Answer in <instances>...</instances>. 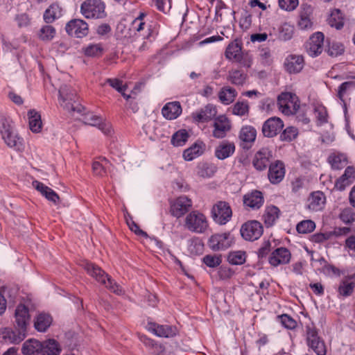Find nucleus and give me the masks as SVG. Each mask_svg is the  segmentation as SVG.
Returning <instances> with one entry per match:
<instances>
[{"label": "nucleus", "instance_id": "obj_1", "mask_svg": "<svg viewBox=\"0 0 355 355\" xmlns=\"http://www.w3.org/2000/svg\"><path fill=\"white\" fill-rule=\"evenodd\" d=\"M0 132L7 146L17 150L24 149V140L14 132L11 120L6 117L1 118Z\"/></svg>", "mask_w": 355, "mask_h": 355}, {"label": "nucleus", "instance_id": "obj_2", "mask_svg": "<svg viewBox=\"0 0 355 355\" xmlns=\"http://www.w3.org/2000/svg\"><path fill=\"white\" fill-rule=\"evenodd\" d=\"M80 13L87 19L106 17L105 5L101 0H85L80 5Z\"/></svg>", "mask_w": 355, "mask_h": 355}, {"label": "nucleus", "instance_id": "obj_3", "mask_svg": "<svg viewBox=\"0 0 355 355\" xmlns=\"http://www.w3.org/2000/svg\"><path fill=\"white\" fill-rule=\"evenodd\" d=\"M87 272L93 277L97 282L105 286L111 291L118 295L124 293L122 288L112 279L101 268H86Z\"/></svg>", "mask_w": 355, "mask_h": 355}, {"label": "nucleus", "instance_id": "obj_4", "mask_svg": "<svg viewBox=\"0 0 355 355\" xmlns=\"http://www.w3.org/2000/svg\"><path fill=\"white\" fill-rule=\"evenodd\" d=\"M184 226L192 232L202 234L208 229L209 224L203 214L198 211H193L186 216Z\"/></svg>", "mask_w": 355, "mask_h": 355}, {"label": "nucleus", "instance_id": "obj_5", "mask_svg": "<svg viewBox=\"0 0 355 355\" xmlns=\"http://www.w3.org/2000/svg\"><path fill=\"white\" fill-rule=\"evenodd\" d=\"M279 110L285 115L295 114L300 108L298 97L291 92H282L277 97Z\"/></svg>", "mask_w": 355, "mask_h": 355}, {"label": "nucleus", "instance_id": "obj_6", "mask_svg": "<svg viewBox=\"0 0 355 355\" xmlns=\"http://www.w3.org/2000/svg\"><path fill=\"white\" fill-rule=\"evenodd\" d=\"M60 104L65 110L69 111L73 116L75 113L82 114L84 107L78 103H72L74 100L75 93L70 90V88L66 85H62L59 89Z\"/></svg>", "mask_w": 355, "mask_h": 355}, {"label": "nucleus", "instance_id": "obj_7", "mask_svg": "<svg viewBox=\"0 0 355 355\" xmlns=\"http://www.w3.org/2000/svg\"><path fill=\"white\" fill-rule=\"evenodd\" d=\"M214 220L219 225H225L232 218V211L229 204L225 201H219L213 206L211 209Z\"/></svg>", "mask_w": 355, "mask_h": 355}, {"label": "nucleus", "instance_id": "obj_8", "mask_svg": "<svg viewBox=\"0 0 355 355\" xmlns=\"http://www.w3.org/2000/svg\"><path fill=\"white\" fill-rule=\"evenodd\" d=\"M241 234L245 240L254 241L262 235L263 227L257 220L249 221L242 225Z\"/></svg>", "mask_w": 355, "mask_h": 355}, {"label": "nucleus", "instance_id": "obj_9", "mask_svg": "<svg viewBox=\"0 0 355 355\" xmlns=\"http://www.w3.org/2000/svg\"><path fill=\"white\" fill-rule=\"evenodd\" d=\"M67 33L73 37L82 38L88 34V24L83 19H74L69 21L65 27Z\"/></svg>", "mask_w": 355, "mask_h": 355}, {"label": "nucleus", "instance_id": "obj_10", "mask_svg": "<svg viewBox=\"0 0 355 355\" xmlns=\"http://www.w3.org/2000/svg\"><path fill=\"white\" fill-rule=\"evenodd\" d=\"M324 36L322 33L317 32L313 34L306 44L308 54L311 57H316L323 51Z\"/></svg>", "mask_w": 355, "mask_h": 355}, {"label": "nucleus", "instance_id": "obj_11", "mask_svg": "<svg viewBox=\"0 0 355 355\" xmlns=\"http://www.w3.org/2000/svg\"><path fill=\"white\" fill-rule=\"evenodd\" d=\"M209 245L213 250H223L233 243V238L230 233L216 234L209 239Z\"/></svg>", "mask_w": 355, "mask_h": 355}, {"label": "nucleus", "instance_id": "obj_12", "mask_svg": "<svg viewBox=\"0 0 355 355\" xmlns=\"http://www.w3.org/2000/svg\"><path fill=\"white\" fill-rule=\"evenodd\" d=\"M147 329L157 336L164 338H173L178 333V329L175 326L158 324L153 322L147 324Z\"/></svg>", "mask_w": 355, "mask_h": 355}, {"label": "nucleus", "instance_id": "obj_13", "mask_svg": "<svg viewBox=\"0 0 355 355\" xmlns=\"http://www.w3.org/2000/svg\"><path fill=\"white\" fill-rule=\"evenodd\" d=\"M231 129V123L225 115H220L215 118L212 135L215 138L222 139Z\"/></svg>", "mask_w": 355, "mask_h": 355}, {"label": "nucleus", "instance_id": "obj_14", "mask_svg": "<svg viewBox=\"0 0 355 355\" xmlns=\"http://www.w3.org/2000/svg\"><path fill=\"white\" fill-rule=\"evenodd\" d=\"M283 127V121L279 118L271 117L264 122L262 132L265 137H272L277 135Z\"/></svg>", "mask_w": 355, "mask_h": 355}, {"label": "nucleus", "instance_id": "obj_15", "mask_svg": "<svg viewBox=\"0 0 355 355\" xmlns=\"http://www.w3.org/2000/svg\"><path fill=\"white\" fill-rule=\"evenodd\" d=\"M272 157L271 150L267 148L260 149L254 155L252 161L253 166L257 170H265Z\"/></svg>", "mask_w": 355, "mask_h": 355}, {"label": "nucleus", "instance_id": "obj_16", "mask_svg": "<svg viewBox=\"0 0 355 355\" xmlns=\"http://www.w3.org/2000/svg\"><path fill=\"white\" fill-rule=\"evenodd\" d=\"M285 172V166L282 162L276 161L270 164L268 174L270 182L273 184L279 183L284 179Z\"/></svg>", "mask_w": 355, "mask_h": 355}, {"label": "nucleus", "instance_id": "obj_17", "mask_svg": "<svg viewBox=\"0 0 355 355\" xmlns=\"http://www.w3.org/2000/svg\"><path fill=\"white\" fill-rule=\"evenodd\" d=\"M192 206L191 200L185 196L178 198L171 206L172 214L180 217L187 213Z\"/></svg>", "mask_w": 355, "mask_h": 355}, {"label": "nucleus", "instance_id": "obj_18", "mask_svg": "<svg viewBox=\"0 0 355 355\" xmlns=\"http://www.w3.org/2000/svg\"><path fill=\"white\" fill-rule=\"evenodd\" d=\"M15 318L17 327L22 331H26L30 321L28 307L22 304H19L15 310Z\"/></svg>", "mask_w": 355, "mask_h": 355}, {"label": "nucleus", "instance_id": "obj_19", "mask_svg": "<svg viewBox=\"0 0 355 355\" xmlns=\"http://www.w3.org/2000/svg\"><path fill=\"white\" fill-rule=\"evenodd\" d=\"M291 258L289 250L285 248L276 249L269 257V263L274 266L288 263Z\"/></svg>", "mask_w": 355, "mask_h": 355}, {"label": "nucleus", "instance_id": "obj_20", "mask_svg": "<svg viewBox=\"0 0 355 355\" xmlns=\"http://www.w3.org/2000/svg\"><path fill=\"white\" fill-rule=\"evenodd\" d=\"M235 151V145L229 141H223L216 147L214 155L220 160L231 157Z\"/></svg>", "mask_w": 355, "mask_h": 355}, {"label": "nucleus", "instance_id": "obj_21", "mask_svg": "<svg viewBox=\"0 0 355 355\" xmlns=\"http://www.w3.org/2000/svg\"><path fill=\"white\" fill-rule=\"evenodd\" d=\"M355 180V168L347 166L344 173L336 180L335 187L340 191L344 190L347 186L352 184Z\"/></svg>", "mask_w": 355, "mask_h": 355}, {"label": "nucleus", "instance_id": "obj_22", "mask_svg": "<svg viewBox=\"0 0 355 355\" xmlns=\"http://www.w3.org/2000/svg\"><path fill=\"white\" fill-rule=\"evenodd\" d=\"M284 65L288 73H299L303 69L304 58L301 55H291L286 58Z\"/></svg>", "mask_w": 355, "mask_h": 355}, {"label": "nucleus", "instance_id": "obj_23", "mask_svg": "<svg viewBox=\"0 0 355 355\" xmlns=\"http://www.w3.org/2000/svg\"><path fill=\"white\" fill-rule=\"evenodd\" d=\"M325 203V197L322 192H313L308 198L307 208L312 211H318L322 209Z\"/></svg>", "mask_w": 355, "mask_h": 355}, {"label": "nucleus", "instance_id": "obj_24", "mask_svg": "<svg viewBox=\"0 0 355 355\" xmlns=\"http://www.w3.org/2000/svg\"><path fill=\"white\" fill-rule=\"evenodd\" d=\"M32 185L48 200L53 202L54 204L58 203L60 198L53 189L37 180L33 181Z\"/></svg>", "mask_w": 355, "mask_h": 355}, {"label": "nucleus", "instance_id": "obj_25", "mask_svg": "<svg viewBox=\"0 0 355 355\" xmlns=\"http://www.w3.org/2000/svg\"><path fill=\"white\" fill-rule=\"evenodd\" d=\"M243 203L245 206L253 209L260 208L263 203L262 193L259 191H254L250 193L245 195L243 198Z\"/></svg>", "mask_w": 355, "mask_h": 355}, {"label": "nucleus", "instance_id": "obj_26", "mask_svg": "<svg viewBox=\"0 0 355 355\" xmlns=\"http://www.w3.org/2000/svg\"><path fill=\"white\" fill-rule=\"evenodd\" d=\"M182 113V107L179 102H170L166 103L162 110L164 118L173 120L178 118Z\"/></svg>", "mask_w": 355, "mask_h": 355}, {"label": "nucleus", "instance_id": "obj_27", "mask_svg": "<svg viewBox=\"0 0 355 355\" xmlns=\"http://www.w3.org/2000/svg\"><path fill=\"white\" fill-rule=\"evenodd\" d=\"M205 144L202 141H196L191 147L184 150L183 157L187 161H191L200 156L205 151Z\"/></svg>", "mask_w": 355, "mask_h": 355}, {"label": "nucleus", "instance_id": "obj_28", "mask_svg": "<svg viewBox=\"0 0 355 355\" xmlns=\"http://www.w3.org/2000/svg\"><path fill=\"white\" fill-rule=\"evenodd\" d=\"M312 14V8L310 6L302 5L300 12V20L298 26L302 30L309 29L312 26L311 15Z\"/></svg>", "mask_w": 355, "mask_h": 355}, {"label": "nucleus", "instance_id": "obj_29", "mask_svg": "<svg viewBox=\"0 0 355 355\" xmlns=\"http://www.w3.org/2000/svg\"><path fill=\"white\" fill-rule=\"evenodd\" d=\"M217 110L215 106L209 104L199 112L193 114V118L198 122L208 121L216 116Z\"/></svg>", "mask_w": 355, "mask_h": 355}, {"label": "nucleus", "instance_id": "obj_30", "mask_svg": "<svg viewBox=\"0 0 355 355\" xmlns=\"http://www.w3.org/2000/svg\"><path fill=\"white\" fill-rule=\"evenodd\" d=\"M243 52L242 51V44L237 40L232 42L226 48L225 55V58L232 62L239 58L240 55Z\"/></svg>", "mask_w": 355, "mask_h": 355}, {"label": "nucleus", "instance_id": "obj_31", "mask_svg": "<svg viewBox=\"0 0 355 355\" xmlns=\"http://www.w3.org/2000/svg\"><path fill=\"white\" fill-rule=\"evenodd\" d=\"M42 349V344L37 340L29 339L22 346L21 352L24 355H38Z\"/></svg>", "mask_w": 355, "mask_h": 355}, {"label": "nucleus", "instance_id": "obj_32", "mask_svg": "<svg viewBox=\"0 0 355 355\" xmlns=\"http://www.w3.org/2000/svg\"><path fill=\"white\" fill-rule=\"evenodd\" d=\"M62 15V9L57 3L51 4L44 13V20L47 24L53 22Z\"/></svg>", "mask_w": 355, "mask_h": 355}, {"label": "nucleus", "instance_id": "obj_33", "mask_svg": "<svg viewBox=\"0 0 355 355\" xmlns=\"http://www.w3.org/2000/svg\"><path fill=\"white\" fill-rule=\"evenodd\" d=\"M86 123L93 126H97L105 135H108L112 132V126L110 123L103 121L96 115H89Z\"/></svg>", "mask_w": 355, "mask_h": 355}, {"label": "nucleus", "instance_id": "obj_34", "mask_svg": "<svg viewBox=\"0 0 355 355\" xmlns=\"http://www.w3.org/2000/svg\"><path fill=\"white\" fill-rule=\"evenodd\" d=\"M328 162L334 169H340L347 164V155L342 153H333L328 157Z\"/></svg>", "mask_w": 355, "mask_h": 355}, {"label": "nucleus", "instance_id": "obj_35", "mask_svg": "<svg viewBox=\"0 0 355 355\" xmlns=\"http://www.w3.org/2000/svg\"><path fill=\"white\" fill-rule=\"evenodd\" d=\"M237 92L230 86H225L221 88L218 92L220 101L224 105H230L236 98Z\"/></svg>", "mask_w": 355, "mask_h": 355}, {"label": "nucleus", "instance_id": "obj_36", "mask_svg": "<svg viewBox=\"0 0 355 355\" xmlns=\"http://www.w3.org/2000/svg\"><path fill=\"white\" fill-rule=\"evenodd\" d=\"M41 355H59L61 352L60 345L53 339H49L42 343Z\"/></svg>", "mask_w": 355, "mask_h": 355}, {"label": "nucleus", "instance_id": "obj_37", "mask_svg": "<svg viewBox=\"0 0 355 355\" xmlns=\"http://www.w3.org/2000/svg\"><path fill=\"white\" fill-rule=\"evenodd\" d=\"M52 322L51 317L46 313H40L34 321L35 328L40 332H44L50 327Z\"/></svg>", "mask_w": 355, "mask_h": 355}, {"label": "nucleus", "instance_id": "obj_38", "mask_svg": "<svg viewBox=\"0 0 355 355\" xmlns=\"http://www.w3.org/2000/svg\"><path fill=\"white\" fill-rule=\"evenodd\" d=\"M313 113L318 125H322L328 123V112L327 108L323 105L319 103L315 104L313 106Z\"/></svg>", "mask_w": 355, "mask_h": 355}, {"label": "nucleus", "instance_id": "obj_39", "mask_svg": "<svg viewBox=\"0 0 355 355\" xmlns=\"http://www.w3.org/2000/svg\"><path fill=\"white\" fill-rule=\"evenodd\" d=\"M26 337L25 331L19 329L18 331L6 329L3 332V338L11 343L18 344Z\"/></svg>", "mask_w": 355, "mask_h": 355}, {"label": "nucleus", "instance_id": "obj_40", "mask_svg": "<svg viewBox=\"0 0 355 355\" xmlns=\"http://www.w3.org/2000/svg\"><path fill=\"white\" fill-rule=\"evenodd\" d=\"M29 128L33 132L37 133L42 129L40 114L35 110H30L28 113Z\"/></svg>", "mask_w": 355, "mask_h": 355}, {"label": "nucleus", "instance_id": "obj_41", "mask_svg": "<svg viewBox=\"0 0 355 355\" xmlns=\"http://www.w3.org/2000/svg\"><path fill=\"white\" fill-rule=\"evenodd\" d=\"M279 216V209L275 206H270L266 209L263 219L267 226H272Z\"/></svg>", "mask_w": 355, "mask_h": 355}, {"label": "nucleus", "instance_id": "obj_42", "mask_svg": "<svg viewBox=\"0 0 355 355\" xmlns=\"http://www.w3.org/2000/svg\"><path fill=\"white\" fill-rule=\"evenodd\" d=\"M208 272L212 279H216L230 278L234 273L231 268H210Z\"/></svg>", "mask_w": 355, "mask_h": 355}, {"label": "nucleus", "instance_id": "obj_43", "mask_svg": "<svg viewBox=\"0 0 355 355\" xmlns=\"http://www.w3.org/2000/svg\"><path fill=\"white\" fill-rule=\"evenodd\" d=\"M344 16L339 9H334L331 11L328 18L329 24L335 27L336 29H340L344 25Z\"/></svg>", "mask_w": 355, "mask_h": 355}, {"label": "nucleus", "instance_id": "obj_44", "mask_svg": "<svg viewBox=\"0 0 355 355\" xmlns=\"http://www.w3.org/2000/svg\"><path fill=\"white\" fill-rule=\"evenodd\" d=\"M257 131L250 125L243 127L239 132V139L245 143L254 142L256 139Z\"/></svg>", "mask_w": 355, "mask_h": 355}, {"label": "nucleus", "instance_id": "obj_45", "mask_svg": "<svg viewBox=\"0 0 355 355\" xmlns=\"http://www.w3.org/2000/svg\"><path fill=\"white\" fill-rule=\"evenodd\" d=\"M354 275L345 276V279L342 280L339 287L338 293L343 297H347L352 294L354 288V283L348 282L347 279H353Z\"/></svg>", "mask_w": 355, "mask_h": 355}, {"label": "nucleus", "instance_id": "obj_46", "mask_svg": "<svg viewBox=\"0 0 355 355\" xmlns=\"http://www.w3.org/2000/svg\"><path fill=\"white\" fill-rule=\"evenodd\" d=\"M56 33L55 28L51 25L43 26L38 32V37L44 42H49L53 39Z\"/></svg>", "mask_w": 355, "mask_h": 355}, {"label": "nucleus", "instance_id": "obj_47", "mask_svg": "<svg viewBox=\"0 0 355 355\" xmlns=\"http://www.w3.org/2000/svg\"><path fill=\"white\" fill-rule=\"evenodd\" d=\"M217 171V166L213 164L204 163L198 168V175L203 178L213 176Z\"/></svg>", "mask_w": 355, "mask_h": 355}, {"label": "nucleus", "instance_id": "obj_48", "mask_svg": "<svg viewBox=\"0 0 355 355\" xmlns=\"http://www.w3.org/2000/svg\"><path fill=\"white\" fill-rule=\"evenodd\" d=\"M103 47L101 44H90L83 48L85 55L89 57H100L103 53Z\"/></svg>", "mask_w": 355, "mask_h": 355}, {"label": "nucleus", "instance_id": "obj_49", "mask_svg": "<svg viewBox=\"0 0 355 355\" xmlns=\"http://www.w3.org/2000/svg\"><path fill=\"white\" fill-rule=\"evenodd\" d=\"M246 259L245 252L243 251H234L229 253L227 260L232 265H242Z\"/></svg>", "mask_w": 355, "mask_h": 355}, {"label": "nucleus", "instance_id": "obj_50", "mask_svg": "<svg viewBox=\"0 0 355 355\" xmlns=\"http://www.w3.org/2000/svg\"><path fill=\"white\" fill-rule=\"evenodd\" d=\"M189 138V134L185 130L176 132L171 138V144L174 146H182L185 144Z\"/></svg>", "mask_w": 355, "mask_h": 355}, {"label": "nucleus", "instance_id": "obj_51", "mask_svg": "<svg viewBox=\"0 0 355 355\" xmlns=\"http://www.w3.org/2000/svg\"><path fill=\"white\" fill-rule=\"evenodd\" d=\"M246 76L239 70L230 71L228 80L234 85H242L245 81Z\"/></svg>", "mask_w": 355, "mask_h": 355}, {"label": "nucleus", "instance_id": "obj_52", "mask_svg": "<svg viewBox=\"0 0 355 355\" xmlns=\"http://www.w3.org/2000/svg\"><path fill=\"white\" fill-rule=\"evenodd\" d=\"M188 250L191 254H196L202 252L204 245L198 239H191L188 241Z\"/></svg>", "mask_w": 355, "mask_h": 355}, {"label": "nucleus", "instance_id": "obj_53", "mask_svg": "<svg viewBox=\"0 0 355 355\" xmlns=\"http://www.w3.org/2000/svg\"><path fill=\"white\" fill-rule=\"evenodd\" d=\"M146 17L145 12H140L131 24V28L137 32L143 31L146 26L144 18Z\"/></svg>", "mask_w": 355, "mask_h": 355}, {"label": "nucleus", "instance_id": "obj_54", "mask_svg": "<svg viewBox=\"0 0 355 355\" xmlns=\"http://www.w3.org/2000/svg\"><path fill=\"white\" fill-rule=\"evenodd\" d=\"M315 227V223L311 220H303L299 223L297 225V231L300 234H307L312 231Z\"/></svg>", "mask_w": 355, "mask_h": 355}, {"label": "nucleus", "instance_id": "obj_55", "mask_svg": "<svg viewBox=\"0 0 355 355\" xmlns=\"http://www.w3.org/2000/svg\"><path fill=\"white\" fill-rule=\"evenodd\" d=\"M344 52V46L342 44L333 42L329 43L327 53L332 57H337Z\"/></svg>", "mask_w": 355, "mask_h": 355}, {"label": "nucleus", "instance_id": "obj_56", "mask_svg": "<svg viewBox=\"0 0 355 355\" xmlns=\"http://www.w3.org/2000/svg\"><path fill=\"white\" fill-rule=\"evenodd\" d=\"M249 105L247 102H237L232 108V113L240 116L248 114Z\"/></svg>", "mask_w": 355, "mask_h": 355}, {"label": "nucleus", "instance_id": "obj_57", "mask_svg": "<svg viewBox=\"0 0 355 355\" xmlns=\"http://www.w3.org/2000/svg\"><path fill=\"white\" fill-rule=\"evenodd\" d=\"M235 62L239 63L241 67L250 68L252 64V57L249 51H243L239 58Z\"/></svg>", "mask_w": 355, "mask_h": 355}, {"label": "nucleus", "instance_id": "obj_58", "mask_svg": "<svg viewBox=\"0 0 355 355\" xmlns=\"http://www.w3.org/2000/svg\"><path fill=\"white\" fill-rule=\"evenodd\" d=\"M339 217L346 224L352 223L355 221V211L351 208H345L341 211Z\"/></svg>", "mask_w": 355, "mask_h": 355}, {"label": "nucleus", "instance_id": "obj_59", "mask_svg": "<svg viewBox=\"0 0 355 355\" xmlns=\"http://www.w3.org/2000/svg\"><path fill=\"white\" fill-rule=\"evenodd\" d=\"M202 261L206 266H218L222 262V258L218 254H208L203 257Z\"/></svg>", "mask_w": 355, "mask_h": 355}, {"label": "nucleus", "instance_id": "obj_60", "mask_svg": "<svg viewBox=\"0 0 355 355\" xmlns=\"http://www.w3.org/2000/svg\"><path fill=\"white\" fill-rule=\"evenodd\" d=\"M298 135V130L296 128L290 126L286 128L282 134L281 138L282 140L291 141L295 139Z\"/></svg>", "mask_w": 355, "mask_h": 355}, {"label": "nucleus", "instance_id": "obj_61", "mask_svg": "<svg viewBox=\"0 0 355 355\" xmlns=\"http://www.w3.org/2000/svg\"><path fill=\"white\" fill-rule=\"evenodd\" d=\"M278 318L282 325L289 329H293L297 326L296 321L287 314L279 315Z\"/></svg>", "mask_w": 355, "mask_h": 355}, {"label": "nucleus", "instance_id": "obj_62", "mask_svg": "<svg viewBox=\"0 0 355 355\" xmlns=\"http://www.w3.org/2000/svg\"><path fill=\"white\" fill-rule=\"evenodd\" d=\"M308 345L318 354V355H325L326 347L323 341L320 340V338L317 339L315 342L310 343Z\"/></svg>", "mask_w": 355, "mask_h": 355}, {"label": "nucleus", "instance_id": "obj_63", "mask_svg": "<svg viewBox=\"0 0 355 355\" xmlns=\"http://www.w3.org/2000/svg\"><path fill=\"white\" fill-rule=\"evenodd\" d=\"M279 6L286 11H293L298 6V0H279Z\"/></svg>", "mask_w": 355, "mask_h": 355}, {"label": "nucleus", "instance_id": "obj_64", "mask_svg": "<svg viewBox=\"0 0 355 355\" xmlns=\"http://www.w3.org/2000/svg\"><path fill=\"white\" fill-rule=\"evenodd\" d=\"M293 33V27L288 24H284L280 28L279 37L284 40L291 39Z\"/></svg>", "mask_w": 355, "mask_h": 355}]
</instances>
